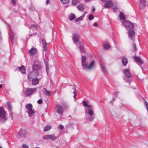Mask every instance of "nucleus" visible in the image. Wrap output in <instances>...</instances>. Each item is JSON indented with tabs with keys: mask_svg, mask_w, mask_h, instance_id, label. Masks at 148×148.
I'll return each mask as SVG.
<instances>
[{
	"mask_svg": "<svg viewBox=\"0 0 148 148\" xmlns=\"http://www.w3.org/2000/svg\"><path fill=\"white\" fill-rule=\"evenodd\" d=\"M82 103L84 106L88 108L87 109L85 110V113L89 114L90 116L88 119H85V122L86 123L89 121H92L95 117V114H94V111L92 110V106L88 104L87 101L86 102L84 101H83Z\"/></svg>",
	"mask_w": 148,
	"mask_h": 148,
	"instance_id": "nucleus-1",
	"label": "nucleus"
},
{
	"mask_svg": "<svg viewBox=\"0 0 148 148\" xmlns=\"http://www.w3.org/2000/svg\"><path fill=\"white\" fill-rule=\"evenodd\" d=\"M39 74V72L33 71L30 73L28 76V78L29 81H31L32 79L35 78L37 77Z\"/></svg>",
	"mask_w": 148,
	"mask_h": 148,
	"instance_id": "nucleus-2",
	"label": "nucleus"
},
{
	"mask_svg": "<svg viewBox=\"0 0 148 148\" xmlns=\"http://www.w3.org/2000/svg\"><path fill=\"white\" fill-rule=\"evenodd\" d=\"M5 116V113L4 109L0 107V118L1 119H0V121L1 123L5 122L6 120Z\"/></svg>",
	"mask_w": 148,
	"mask_h": 148,
	"instance_id": "nucleus-3",
	"label": "nucleus"
},
{
	"mask_svg": "<svg viewBox=\"0 0 148 148\" xmlns=\"http://www.w3.org/2000/svg\"><path fill=\"white\" fill-rule=\"evenodd\" d=\"M72 36V40L75 44L79 41L80 36L78 33L75 32L73 33Z\"/></svg>",
	"mask_w": 148,
	"mask_h": 148,
	"instance_id": "nucleus-4",
	"label": "nucleus"
},
{
	"mask_svg": "<svg viewBox=\"0 0 148 148\" xmlns=\"http://www.w3.org/2000/svg\"><path fill=\"white\" fill-rule=\"evenodd\" d=\"M57 137L55 136L54 134H48L44 136L43 138L44 140L50 139V140L54 141L57 139Z\"/></svg>",
	"mask_w": 148,
	"mask_h": 148,
	"instance_id": "nucleus-5",
	"label": "nucleus"
},
{
	"mask_svg": "<svg viewBox=\"0 0 148 148\" xmlns=\"http://www.w3.org/2000/svg\"><path fill=\"white\" fill-rule=\"evenodd\" d=\"M123 24L124 26L129 29H133L134 27V25L131 22L128 21H123Z\"/></svg>",
	"mask_w": 148,
	"mask_h": 148,
	"instance_id": "nucleus-6",
	"label": "nucleus"
},
{
	"mask_svg": "<svg viewBox=\"0 0 148 148\" xmlns=\"http://www.w3.org/2000/svg\"><path fill=\"white\" fill-rule=\"evenodd\" d=\"M56 111L58 113L61 115L63 114L64 109L62 106L59 105H57L56 106Z\"/></svg>",
	"mask_w": 148,
	"mask_h": 148,
	"instance_id": "nucleus-7",
	"label": "nucleus"
},
{
	"mask_svg": "<svg viewBox=\"0 0 148 148\" xmlns=\"http://www.w3.org/2000/svg\"><path fill=\"white\" fill-rule=\"evenodd\" d=\"M41 68L40 64L38 62H35L32 66V68L34 70H39Z\"/></svg>",
	"mask_w": 148,
	"mask_h": 148,
	"instance_id": "nucleus-8",
	"label": "nucleus"
},
{
	"mask_svg": "<svg viewBox=\"0 0 148 148\" xmlns=\"http://www.w3.org/2000/svg\"><path fill=\"white\" fill-rule=\"evenodd\" d=\"M36 88H28L26 91L25 95L26 97L29 96L31 95L33 92L34 90H36Z\"/></svg>",
	"mask_w": 148,
	"mask_h": 148,
	"instance_id": "nucleus-9",
	"label": "nucleus"
},
{
	"mask_svg": "<svg viewBox=\"0 0 148 148\" xmlns=\"http://www.w3.org/2000/svg\"><path fill=\"white\" fill-rule=\"evenodd\" d=\"M86 58L85 55H82V64L83 68H86V65L87 64V62H86Z\"/></svg>",
	"mask_w": 148,
	"mask_h": 148,
	"instance_id": "nucleus-10",
	"label": "nucleus"
},
{
	"mask_svg": "<svg viewBox=\"0 0 148 148\" xmlns=\"http://www.w3.org/2000/svg\"><path fill=\"white\" fill-rule=\"evenodd\" d=\"M113 5V3L112 1L108 0L106 1L103 5L105 8H111Z\"/></svg>",
	"mask_w": 148,
	"mask_h": 148,
	"instance_id": "nucleus-11",
	"label": "nucleus"
},
{
	"mask_svg": "<svg viewBox=\"0 0 148 148\" xmlns=\"http://www.w3.org/2000/svg\"><path fill=\"white\" fill-rule=\"evenodd\" d=\"M128 36L131 39L134 41V38L135 36V32L133 30L130 29L129 30Z\"/></svg>",
	"mask_w": 148,
	"mask_h": 148,
	"instance_id": "nucleus-12",
	"label": "nucleus"
},
{
	"mask_svg": "<svg viewBox=\"0 0 148 148\" xmlns=\"http://www.w3.org/2000/svg\"><path fill=\"white\" fill-rule=\"evenodd\" d=\"M145 0H140L138 4L140 9L144 8L146 5Z\"/></svg>",
	"mask_w": 148,
	"mask_h": 148,
	"instance_id": "nucleus-13",
	"label": "nucleus"
},
{
	"mask_svg": "<svg viewBox=\"0 0 148 148\" xmlns=\"http://www.w3.org/2000/svg\"><path fill=\"white\" fill-rule=\"evenodd\" d=\"M95 61H94L92 62L88 66H87V64L86 65V68H83L85 70H91L93 69L95 67Z\"/></svg>",
	"mask_w": 148,
	"mask_h": 148,
	"instance_id": "nucleus-14",
	"label": "nucleus"
},
{
	"mask_svg": "<svg viewBox=\"0 0 148 148\" xmlns=\"http://www.w3.org/2000/svg\"><path fill=\"white\" fill-rule=\"evenodd\" d=\"M100 65L101 67L102 71L104 73H107V70L105 67V64L102 61H100L99 62Z\"/></svg>",
	"mask_w": 148,
	"mask_h": 148,
	"instance_id": "nucleus-15",
	"label": "nucleus"
},
{
	"mask_svg": "<svg viewBox=\"0 0 148 148\" xmlns=\"http://www.w3.org/2000/svg\"><path fill=\"white\" fill-rule=\"evenodd\" d=\"M78 45V47L81 52L82 53H84L85 52V51L84 48V46L83 44L81 42H79Z\"/></svg>",
	"mask_w": 148,
	"mask_h": 148,
	"instance_id": "nucleus-16",
	"label": "nucleus"
},
{
	"mask_svg": "<svg viewBox=\"0 0 148 148\" xmlns=\"http://www.w3.org/2000/svg\"><path fill=\"white\" fill-rule=\"evenodd\" d=\"M133 58L140 64L142 65L143 64V62L140 57L135 56L133 57Z\"/></svg>",
	"mask_w": 148,
	"mask_h": 148,
	"instance_id": "nucleus-17",
	"label": "nucleus"
},
{
	"mask_svg": "<svg viewBox=\"0 0 148 148\" xmlns=\"http://www.w3.org/2000/svg\"><path fill=\"white\" fill-rule=\"evenodd\" d=\"M37 52V49L35 47H33L29 50V53L31 55H34Z\"/></svg>",
	"mask_w": 148,
	"mask_h": 148,
	"instance_id": "nucleus-18",
	"label": "nucleus"
},
{
	"mask_svg": "<svg viewBox=\"0 0 148 148\" xmlns=\"http://www.w3.org/2000/svg\"><path fill=\"white\" fill-rule=\"evenodd\" d=\"M31 81L32 82V85H36L39 83V79L37 78V77L33 79H32Z\"/></svg>",
	"mask_w": 148,
	"mask_h": 148,
	"instance_id": "nucleus-19",
	"label": "nucleus"
},
{
	"mask_svg": "<svg viewBox=\"0 0 148 148\" xmlns=\"http://www.w3.org/2000/svg\"><path fill=\"white\" fill-rule=\"evenodd\" d=\"M9 36L11 39L12 43H13L14 41V38L13 32L11 29L10 30Z\"/></svg>",
	"mask_w": 148,
	"mask_h": 148,
	"instance_id": "nucleus-20",
	"label": "nucleus"
},
{
	"mask_svg": "<svg viewBox=\"0 0 148 148\" xmlns=\"http://www.w3.org/2000/svg\"><path fill=\"white\" fill-rule=\"evenodd\" d=\"M128 61L127 58L123 57L122 58V62L123 66H125L128 63Z\"/></svg>",
	"mask_w": 148,
	"mask_h": 148,
	"instance_id": "nucleus-21",
	"label": "nucleus"
},
{
	"mask_svg": "<svg viewBox=\"0 0 148 148\" xmlns=\"http://www.w3.org/2000/svg\"><path fill=\"white\" fill-rule=\"evenodd\" d=\"M123 72L127 77H131L132 75L130 74L128 70L126 69L123 71Z\"/></svg>",
	"mask_w": 148,
	"mask_h": 148,
	"instance_id": "nucleus-22",
	"label": "nucleus"
},
{
	"mask_svg": "<svg viewBox=\"0 0 148 148\" xmlns=\"http://www.w3.org/2000/svg\"><path fill=\"white\" fill-rule=\"evenodd\" d=\"M42 40L43 45L44 49L45 51H47V46L46 41L43 39H42Z\"/></svg>",
	"mask_w": 148,
	"mask_h": 148,
	"instance_id": "nucleus-23",
	"label": "nucleus"
},
{
	"mask_svg": "<svg viewBox=\"0 0 148 148\" xmlns=\"http://www.w3.org/2000/svg\"><path fill=\"white\" fill-rule=\"evenodd\" d=\"M17 68L19 69V70L23 74H25L26 73L25 68L23 66H22L21 67H18Z\"/></svg>",
	"mask_w": 148,
	"mask_h": 148,
	"instance_id": "nucleus-24",
	"label": "nucleus"
},
{
	"mask_svg": "<svg viewBox=\"0 0 148 148\" xmlns=\"http://www.w3.org/2000/svg\"><path fill=\"white\" fill-rule=\"evenodd\" d=\"M44 62L46 67V71L48 74L49 72V67L48 63V61L47 59H45L44 60Z\"/></svg>",
	"mask_w": 148,
	"mask_h": 148,
	"instance_id": "nucleus-25",
	"label": "nucleus"
},
{
	"mask_svg": "<svg viewBox=\"0 0 148 148\" xmlns=\"http://www.w3.org/2000/svg\"><path fill=\"white\" fill-rule=\"evenodd\" d=\"M35 112L34 111V110L32 109L30 110H28L27 111L29 116L30 117L32 116L33 114Z\"/></svg>",
	"mask_w": 148,
	"mask_h": 148,
	"instance_id": "nucleus-26",
	"label": "nucleus"
},
{
	"mask_svg": "<svg viewBox=\"0 0 148 148\" xmlns=\"http://www.w3.org/2000/svg\"><path fill=\"white\" fill-rule=\"evenodd\" d=\"M110 45L108 43H105L103 45V48L105 50H107L109 49L110 47Z\"/></svg>",
	"mask_w": 148,
	"mask_h": 148,
	"instance_id": "nucleus-27",
	"label": "nucleus"
},
{
	"mask_svg": "<svg viewBox=\"0 0 148 148\" xmlns=\"http://www.w3.org/2000/svg\"><path fill=\"white\" fill-rule=\"evenodd\" d=\"M119 16L120 19L122 20H124L126 19L123 13L121 12H120Z\"/></svg>",
	"mask_w": 148,
	"mask_h": 148,
	"instance_id": "nucleus-28",
	"label": "nucleus"
},
{
	"mask_svg": "<svg viewBox=\"0 0 148 148\" xmlns=\"http://www.w3.org/2000/svg\"><path fill=\"white\" fill-rule=\"evenodd\" d=\"M25 108L28 110H29L32 109L33 106L32 104L30 103H28L25 106Z\"/></svg>",
	"mask_w": 148,
	"mask_h": 148,
	"instance_id": "nucleus-29",
	"label": "nucleus"
},
{
	"mask_svg": "<svg viewBox=\"0 0 148 148\" xmlns=\"http://www.w3.org/2000/svg\"><path fill=\"white\" fill-rule=\"evenodd\" d=\"M75 18V15L73 14H71L69 16V18L70 21H72Z\"/></svg>",
	"mask_w": 148,
	"mask_h": 148,
	"instance_id": "nucleus-30",
	"label": "nucleus"
},
{
	"mask_svg": "<svg viewBox=\"0 0 148 148\" xmlns=\"http://www.w3.org/2000/svg\"><path fill=\"white\" fill-rule=\"evenodd\" d=\"M82 4H79L77 6L78 9L80 11H83L84 10V8Z\"/></svg>",
	"mask_w": 148,
	"mask_h": 148,
	"instance_id": "nucleus-31",
	"label": "nucleus"
},
{
	"mask_svg": "<svg viewBox=\"0 0 148 148\" xmlns=\"http://www.w3.org/2000/svg\"><path fill=\"white\" fill-rule=\"evenodd\" d=\"M51 126L50 125H48L46 126H45L44 127V132H46L48 131L49 130L51 129Z\"/></svg>",
	"mask_w": 148,
	"mask_h": 148,
	"instance_id": "nucleus-32",
	"label": "nucleus"
},
{
	"mask_svg": "<svg viewBox=\"0 0 148 148\" xmlns=\"http://www.w3.org/2000/svg\"><path fill=\"white\" fill-rule=\"evenodd\" d=\"M44 92L45 94L48 96L49 95L50 93V91H47V89L45 88H44Z\"/></svg>",
	"mask_w": 148,
	"mask_h": 148,
	"instance_id": "nucleus-33",
	"label": "nucleus"
},
{
	"mask_svg": "<svg viewBox=\"0 0 148 148\" xmlns=\"http://www.w3.org/2000/svg\"><path fill=\"white\" fill-rule=\"evenodd\" d=\"M137 50L135 44H134L132 45V48L131 49L132 51L134 52Z\"/></svg>",
	"mask_w": 148,
	"mask_h": 148,
	"instance_id": "nucleus-34",
	"label": "nucleus"
},
{
	"mask_svg": "<svg viewBox=\"0 0 148 148\" xmlns=\"http://www.w3.org/2000/svg\"><path fill=\"white\" fill-rule=\"evenodd\" d=\"M79 3V0H72V4L73 5H75Z\"/></svg>",
	"mask_w": 148,
	"mask_h": 148,
	"instance_id": "nucleus-35",
	"label": "nucleus"
},
{
	"mask_svg": "<svg viewBox=\"0 0 148 148\" xmlns=\"http://www.w3.org/2000/svg\"><path fill=\"white\" fill-rule=\"evenodd\" d=\"M73 89H74V91L73 92V93L74 94V98L75 99L76 97L77 94H76V89L75 87H73Z\"/></svg>",
	"mask_w": 148,
	"mask_h": 148,
	"instance_id": "nucleus-36",
	"label": "nucleus"
},
{
	"mask_svg": "<svg viewBox=\"0 0 148 148\" xmlns=\"http://www.w3.org/2000/svg\"><path fill=\"white\" fill-rule=\"evenodd\" d=\"M18 135L21 137H25V134L23 133V132H19Z\"/></svg>",
	"mask_w": 148,
	"mask_h": 148,
	"instance_id": "nucleus-37",
	"label": "nucleus"
},
{
	"mask_svg": "<svg viewBox=\"0 0 148 148\" xmlns=\"http://www.w3.org/2000/svg\"><path fill=\"white\" fill-rule=\"evenodd\" d=\"M30 28L32 29H33L37 30V26L36 25H32L30 27H29Z\"/></svg>",
	"mask_w": 148,
	"mask_h": 148,
	"instance_id": "nucleus-38",
	"label": "nucleus"
},
{
	"mask_svg": "<svg viewBox=\"0 0 148 148\" xmlns=\"http://www.w3.org/2000/svg\"><path fill=\"white\" fill-rule=\"evenodd\" d=\"M7 106L8 108L10 110L12 109V107L10 104V103L9 102H8L6 103Z\"/></svg>",
	"mask_w": 148,
	"mask_h": 148,
	"instance_id": "nucleus-39",
	"label": "nucleus"
},
{
	"mask_svg": "<svg viewBox=\"0 0 148 148\" xmlns=\"http://www.w3.org/2000/svg\"><path fill=\"white\" fill-rule=\"evenodd\" d=\"M83 18L82 17V16H80V17L76 18L75 21L76 22H78L79 21H81L83 20Z\"/></svg>",
	"mask_w": 148,
	"mask_h": 148,
	"instance_id": "nucleus-40",
	"label": "nucleus"
},
{
	"mask_svg": "<svg viewBox=\"0 0 148 148\" xmlns=\"http://www.w3.org/2000/svg\"><path fill=\"white\" fill-rule=\"evenodd\" d=\"M61 2L63 3H67L69 2V0H60Z\"/></svg>",
	"mask_w": 148,
	"mask_h": 148,
	"instance_id": "nucleus-41",
	"label": "nucleus"
},
{
	"mask_svg": "<svg viewBox=\"0 0 148 148\" xmlns=\"http://www.w3.org/2000/svg\"><path fill=\"white\" fill-rule=\"evenodd\" d=\"M145 104L147 110L148 111V103L145 100Z\"/></svg>",
	"mask_w": 148,
	"mask_h": 148,
	"instance_id": "nucleus-42",
	"label": "nucleus"
},
{
	"mask_svg": "<svg viewBox=\"0 0 148 148\" xmlns=\"http://www.w3.org/2000/svg\"><path fill=\"white\" fill-rule=\"evenodd\" d=\"M88 18L90 20H92L94 19V16L90 14Z\"/></svg>",
	"mask_w": 148,
	"mask_h": 148,
	"instance_id": "nucleus-43",
	"label": "nucleus"
},
{
	"mask_svg": "<svg viewBox=\"0 0 148 148\" xmlns=\"http://www.w3.org/2000/svg\"><path fill=\"white\" fill-rule=\"evenodd\" d=\"M128 78L126 79V80L128 82H130L132 80L131 77H128Z\"/></svg>",
	"mask_w": 148,
	"mask_h": 148,
	"instance_id": "nucleus-44",
	"label": "nucleus"
},
{
	"mask_svg": "<svg viewBox=\"0 0 148 148\" xmlns=\"http://www.w3.org/2000/svg\"><path fill=\"white\" fill-rule=\"evenodd\" d=\"M42 101L41 99H40L38 100L37 101V103L39 104H41L42 103Z\"/></svg>",
	"mask_w": 148,
	"mask_h": 148,
	"instance_id": "nucleus-45",
	"label": "nucleus"
},
{
	"mask_svg": "<svg viewBox=\"0 0 148 148\" xmlns=\"http://www.w3.org/2000/svg\"><path fill=\"white\" fill-rule=\"evenodd\" d=\"M63 106L64 108H68L69 107L68 105L66 104H63Z\"/></svg>",
	"mask_w": 148,
	"mask_h": 148,
	"instance_id": "nucleus-46",
	"label": "nucleus"
},
{
	"mask_svg": "<svg viewBox=\"0 0 148 148\" xmlns=\"http://www.w3.org/2000/svg\"><path fill=\"white\" fill-rule=\"evenodd\" d=\"M87 13V12L85 11L84 12L83 14L81 16L82 17L84 18L86 14Z\"/></svg>",
	"mask_w": 148,
	"mask_h": 148,
	"instance_id": "nucleus-47",
	"label": "nucleus"
},
{
	"mask_svg": "<svg viewBox=\"0 0 148 148\" xmlns=\"http://www.w3.org/2000/svg\"><path fill=\"white\" fill-rule=\"evenodd\" d=\"M11 1L13 5H16V2L14 0H11Z\"/></svg>",
	"mask_w": 148,
	"mask_h": 148,
	"instance_id": "nucleus-48",
	"label": "nucleus"
},
{
	"mask_svg": "<svg viewBox=\"0 0 148 148\" xmlns=\"http://www.w3.org/2000/svg\"><path fill=\"white\" fill-rule=\"evenodd\" d=\"M22 147L23 148H28V147L26 145L23 144L22 146Z\"/></svg>",
	"mask_w": 148,
	"mask_h": 148,
	"instance_id": "nucleus-49",
	"label": "nucleus"
},
{
	"mask_svg": "<svg viewBox=\"0 0 148 148\" xmlns=\"http://www.w3.org/2000/svg\"><path fill=\"white\" fill-rule=\"evenodd\" d=\"M115 100V98L114 97L112 98V100L110 101V103H111L112 102H113Z\"/></svg>",
	"mask_w": 148,
	"mask_h": 148,
	"instance_id": "nucleus-50",
	"label": "nucleus"
},
{
	"mask_svg": "<svg viewBox=\"0 0 148 148\" xmlns=\"http://www.w3.org/2000/svg\"><path fill=\"white\" fill-rule=\"evenodd\" d=\"M59 128L60 129H64V126L62 125H61L60 126Z\"/></svg>",
	"mask_w": 148,
	"mask_h": 148,
	"instance_id": "nucleus-51",
	"label": "nucleus"
},
{
	"mask_svg": "<svg viewBox=\"0 0 148 148\" xmlns=\"http://www.w3.org/2000/svg\"><path fill=\"white\" fill-rule=\"evenodd\" d=\"M119 94V92L117 91L116 92H115L113 93V95L115 96H116L117 95Z\"/></svg>",
	"mask_w": 148,
	"mask_h": 148,
	"instance_id": "nucleus-52",
	"label": "nucleus"
},
{
	"mask_svg": "<svg viewBox=\"0 0 148 148\" xmlns=\"http://www.w3.org/2000/svg\"><path fill=\"white\" fill-rule=\"evenodd\" d=\"M95 11V9L94 8L92 9V10L91 11V13H93Z\"/></svg>",
	"mask_w": 148,
	"mask_h": 148,
	"instance_id": "nucleus-53",
	"label": "nucleus"
},
{
	"mask_svg": "<svg viewBox=\"0 0 148 148\" xmlns=\"http://www.w3.org/2000/svg\"><path fill=\"white\" fill-rule=\"evenodd\" d=\"M93 25L95 27H97L98 26V24L97 22L94 23Z\"/></svg>",
	"mask_w": 148,
	"mask_h": 148,
	"instance_id": "nucleus-54",
	"label": "nucleus"
},
{
	"mask_svg": "<svg viewBox=\"0 0 148 148\" xmlns=\"http://www.w3.org/2000/svg\"><path fill=\"white\" fill-rule=\"evenodd\" d=\"M46 3L47 5L49 4L50 3L49 0H47L46 1Z\"/></svg>",
	"mask_w": 148,
	"mask_h": 148,
	"instance_id": "nucleus-55",
	"label": "nucleus"
},
{
	"mask_svg": "<svg viewBox=\"0 0 148 148\" xmlns=\"http://www.w3.org/2000/svg\"><path fill=\"white\" fill-rule=\"evenodd\" d=\"M91 0H84V1L85 2H87L90 1Z\"/></svg>",
	"mask_w": 148,
	"mask_h": 148,
	"instance_id": "nucleus-56",
	"label": "nucleus"
},
{
	"mask_svg": "<svg viewBox=\"0 0 148 148\" xmlns=\"http://www.w3.org/2000/svg\"><path fill=\"white\" fill-rule=\"evenodd\" d=\"M100 0L103 2H106L107 1V0Z\"/></svg>",
	"mask_w": 148,
	"mask_h": 148,
	"instance_id": "nucleus-57",
	"label": "nucleus"
},
{
	"mask_svg": "<svg viewBox=\"0 0 148 148\" xmlns=\"http://www.w3.org/2000/svg\"><path fill=\"white\" fill-rule=\"evenodd\" d=\"M2 87V85L1 84H0V88H1Z\"/></svg>",
	"mask_w": 148,
	"mask_h": 148,
	"instance_id": "nucleus-58",
	"label": "nucleus"
},
{
	"mask_svg": "<svg viewBox=\"0 0 148 148\" xmlns=\"http://www.w3.org/2000/svg\"><path fill=\"white\" fill-rule=\"evenodd\" d=\"M34 34H30L29 35V36H31L33 35H34Z\"/></svg>",
	"mask_w": 148,
	"mask_h": 148,
	"instance_id": "nucleus-59",
	"label": "nucleus"
},
{
	"mask_svg": "<svg viewBox=\"0 0 148 148\" xmlns=\"http://www.w3.org/2000/svg\"><path fill=\"white\" fill-rule=\"evenodd\" d=\"M0 148H2V147H1V146H0Z\"/></svg>",
	"mask_w": 148,
	"mask_h": 148,
	"instance_id": "nucleus-60",
	"label": "nucleus"
},
{
	"mask_svg": "<svg viewBox=\"0 0 148 148\" xmlns=\"http://www.w3.org/2000/svg\"><path fill=\"white\" fill-rule=\"evenodd\" d=\"M36 148H39V147H37Z\"/></svg>",
	"mask_w": 148,
	"mask_h": 148,
	"instance_id": "nucleus-61",
	"label": "nucleus"
},
{
	"mask_svg": "<svg viewBox=\"0 0 148 148\" xmlns=\"http://www.w3.org/2000/svg\"><path fill=\"white\" fill-rule=\"evenodd\" d=\"M7 92L9 94V93L8 92Z\"/></svg>",
	"mask_w": 148,
	"mask_h": 148,
	"instance_id": "nucleus-62",
	"label": "nucleus"
}]
</instances>
